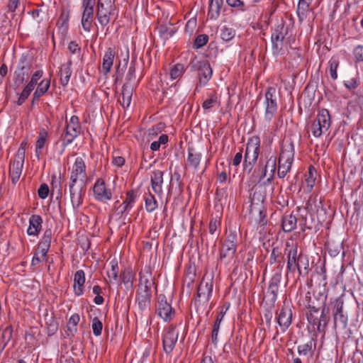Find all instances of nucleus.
<instances>
[{
	"mask_svg": "<svg viewBox=\"0 0 363 363\" xmlns=\"http://www.w3.org/2000/svg\"><path fill=\"white\" fill-rule=\"evenodd\" d=\"M296 217L292 214H286L282 219V228L284 231L289 233L296 227Z\"/></svg>",
	"mask_w": 363,
	"mask_h": 363,
	"instance_id": "obj_31",
	"label": "nucleus"
},
{
	"mask_svg": "<svg viewBox=\"0 0 363 363\" xmlns=\"http://www.w3.org/2000/svg\"><path fill=\"white\" fill-rule=\"evenodd\" d=\"M112 164L116 167H121L125 164V159L121 156L113 155L112 157Z\"/></svg>",
	"mask_w": 363,
	"mask_h": 363,
	"instance_id": "obj_60",
	"label": "nucleus"
},
{
	"mask_svg": "<svg viewBox=\"0 0 363 363\" xmlns=\"http://www.w3.org/2000/svg\"><path fill=\"white\" fill-rule=\"evenodd\" d=\"M91 328L95 336H99L103 329L102 322L98 318H94L91 321Z\"/></svg>",
	"mask_w": 363,
	"mask_h": 363,
	"instance_id": "obj_47",
	"label": "nucleus"
},
{
	"mask_svg": "<svg viewBox=\"0 0 363 363\" xmlns=\"http://www.w3.org/2000/svg\"><path fill=\"white\" fill-rule=\"evenodd\" d=\"M26 146L27 142L23 141L17 150L13 160L10 163L9 177L13 184H16L18 182L22 174Z\"/></svg>",
	"mask_w": 363,
	"mask_h": 363,
	"instance_id": "obj_5",
	"label": "nucleus"
},
{
	"mask_svg": "<svg viewBox=\"0 0 363 363\" xmlns=\"http://www.w3.org/2000/svg\"><path fill=\"white\" fill-rule=\"evenodd\" d=\"M343 301L341 298H337L334 302L333 308V315L335 329L344 330L347 325V315L343 311Z\"/></svg>",
	"mask_w": 363,
	"mask_h": 363,
	"instance_id": "obj_13",
	"label": "nucleus"
},
{
	"mask_svg": "<svg viewBox=\"0 0 363 363\" xmlns=\"http://www.w3.org/2000/svg\"><path fill=\"white\" fill-rule=\"evenodd\" d=\"M316 180V170L315 169L310 166L308 169V172L305 175V186L303 189L306 192H310L313 188Z\"/></svg>",
	"mask_w": 363,
	"mask_h": 363,
	"instance_id": "obj_29",
	"label": "nucleus"
},
{
	"mask_svg": "<svg viewBox=\"0 0 363 363\" xmlns=\"http://www.w3.org/2000/svg\"><path fill=\"white\" fill-rule=\"evenodd\" d=\"M116 52L115 51L108 48L104 52L102 62V70L105 74L110 72L113 64Z\"/></svg>",
	"mask_w": 363,
	"mask_h": 363,
	"instance_id": "obj_25",
	"label": "nucleus"
},
{
	"mask_svg": "<svg viewBox=\"0 0 363 363\" xmlns=\"http://www.w3.org/2000/svg\"><path fill=\"white\" fill-rule=\"evenodd\" d=\"M48 138V133L45 129H42L40 130L38 138L36 140V145H35V155L38 158L40 157V156L43 153V149L47 142V140Z\"/></svg>",
	"mask_w": 363,
	"mask_h": 363,
	"instance_id": "obj_30",
	"label": "nucleus"
},
{
	"mask_svg": "<svg viewBox=\"0 0 363 363\" xmlns=\"http://www.w3.org/2000/svg\"><path fill=\"white\" fill-rule=\"evenodd\" d=\"M355 62L357 65H359L363 63V46L358 45L354 49L353 51Z\"/></svg>",
	"mask_w": 363,
	"mask_h": 363,
	"instance_id": "obj_51",
	"label": "nucleus"
},
{
	"mask_svg": "<svg viewBox=\"0 0 363 363\" xmlns=\"http://www.w3.org/2000/svg\"><path fill=\"white\" fill-rule=\"evenodd\" d=\"M51 240H52V230L50 229H48L44 232L41 240L50 244Z\"/></svg>",
	"mask_w": 363,
	"mask_h": 363,
	"instance_id": "obj_62",
	"label": "nucleus"
},
{
	"mask_svg": "<svg viewBox=\"0 0 363 363\" xmlns=\"http://www.w3.org/2000/svg\"><path fill=\"white\" fill-rule=\"evenodd\" d=\"M345 86L350 89H353L357 86V81L355 78H351L345 81L344 82Z\"/></svg>",
	"mask_w": 363,
	"mask_h": 363,
	"instance_id": "obj_61",
	"label": "nucleus"
},
{
	"mask_svg": "<svg viewBox=\"0 0 363 363\" xmlns=\"http://www.w3.org/2000/svg\"><path fill=\"white\" fill-rule=\"evenodd\" d=\"M38 194L40 199H46L49 194L48 186L46 184H42L38 190Z\"/></svg>",
	"mask_w": 363,
	"mask_h": 363,
	"instance_id": "obj_57",
	"label": "nucleus"
},
{
	"mask_svg": "<svg viewBox=\"0 0 363 363\" xmlns=\"http://www.w3.org/2000/svg\"><path fill=\"white\" fill-rule=\"evenodd\" d=\"M277 165V157L270 156L265 165L259 164L253 171L251 180L254 184L260 183L265 181L268 183L271 182L274 178Z\"/></svg>",
	"mask_w": 363,
	"mask_h": 363,
	"instance_id": "obj_3",
	"label": "nucleus"
},
{
	"mask_svg": "<svg viewBox=\"0 0 363 363\" xmlns=\"http://www.w3.org/2000/svg\"><path fill=\"white\" fill-rule=\"evenodd\" d=\"M213 281L211 279L203 278L199 286L197 296L200 301L207 303L212 295Z\"/></svg>",
	"mask_w": 363,
	"mask_h": 363,
	"instance_id": "obj_21",
	"label": "nucleus"
},
{
	"mask_svg": "<svg viewBox=\"0 0 363 363\" xmlns=\"http://www.w3.org/2000/svg\"><path fill=\"white\" fill-rule=\"evenodd\" d=\"M179 336L178 331L173 326H169L164 331L162 338L163 349L166 353H170L174 348Z\"/></svg>",
	"mask_w": 363,
	"mask_h": 363,
	"instance_id": "obj_16",
	"label": "nucleus"
},
{
	"mask_svg": "<svg viewBox=\"0 0 363 363\" xmlns=\"http://www.w3.org/2000/svg\"><path fill=\"white\" fill-rule=\"evenodd\" d=\"M80 320V317L77 313L72 315L67 323V330L71 335H74L77 331V325Z\"/></svg>",
	"mask_w": 363,
	"mask_h": 363,
	"instance_id": "obj_41",
	"label": "nucleus"
},
{
	"mask_svg": "<svg viewBox=\"0 0 363 363\" xmlns=\"http://www.w3.org/2000/svg\"><path fill=\"white\" fill-rule=\"evenodd\" d=\"M50 247V244L40 240L38 244L37 252L40 254L42 257H46Z\"/></svg>",
	"mask_w": 363,
	"mask_h": 363,
	"instance_id": "obj_54",
	"label": "nucleus"
},
{
	"mask_svg": "<svg viewBox=\"0 0 363 363\" xmlns=\"http://www.w3.org/2000/svg\"><path fill=\"white\" fill-rule=\"evenodd\" d=\"M288 28L284 24H279L272 33L271 41L273 54L283 55L290 47Z\"/></svg>",
	"mask_w": 363,
	"mask_h": 363,
	"instance_id": "obj_2",
	"label": "nucleus"
},
{
	"mask_svg": "<svg viewBox=\"0 0 363 363\" xmlns=\"http://www.w3.org/2000/svg\"><path fill=\"white\" fill-rule=\"evenodd\" d=\"M312 351V342H309L298 347V352L300 355H308Z\"/></svg>",
	"mask_w": 363,
	"mask_h": 363,
	"instance_id": "obj_52",
	"label": "nucleus"
},
{
	"mask_svg": "<svg viewBox=\"0 0 363 363\" xmlns=\"http://www.w3.org/2000/svg\"><path fill=\"white\" fill-rule=\"evenodd\" d=\"M201 157L202 155L200 152H196L193 148H189L187 157L188 165L196 169L200 164Z\"/></svg>",
	"mask_w": 363,
	"mask_h": 363,
	"instance_id": "obj_35",
	"label": "nucleus"
},
{
	"mask_svg": "<svg viewBox=\"0 0 363 363\" xmlns=\"http://www.w3.org/2000/svg\"><path fill=\"white\" fill-rule=\"evenodd\" d=\"M298 267L297 247H291L288 252L287 269L294 272Z\"/></svg>",
	"mask_w": 363,
	"mask_h": 363,
	"instance_id": "obj_33",
	"label": "nucleus"
},
{
	"mask_svg": "<svg viewBox=\"0 0 363 363\" xmlns=\"http://www.w3.org/2000/svg\"><path fill=\"white\" fill-rule=\"evenodd\" d=\"M28 227L26 233L29 236L38 237L43 226V218L39 215H32L28 220Z\"/></svg>",
	"mask_w": 363,
	"mask_h": 363,
	"instance_id": "obj_23",
	"label": "nucleus"
},
{
	"mask_svg": "<svg viewBox=\"0 0 363 363\" xmlns=\"http://www.w3.org/2000/svg\"><path fill=\"white\" fill-rule=\"evenodd\" d=\"M145 208L148 212L154 211L157 207V202L153 195L149 194L145 199Z\"/></svg>",
	"mask_w": 363,
	"mask_h": 363,
	"instance_id": "obj_43",
	"label": "nucleus"
},
{
	"mask_svg": "<svg viewBox=\"0 0 363 363\" xmlns=\"http://www.w3.org/2000/svg\"><path fill=\"white\" fill-rule=\"evenodd\" d=\"M196 25V19L191 18L189 20L186 24L185 29L188 32H192L194 29L195 28Z\"/></svg>",
	"mask_w": 363,
	"mask_h": 363,
	"instance_id": "obj_64",
	"label": "nucleus"
},
{
	"mask_svg": "<svg viewBox=\"0 0 363 363\" xmlns=\"http://www.w3.org/2000/svg\"><path fill=\"white\" fill-rule=\"evenodd\" d=\"M133 92V90L130 86L127 84H124L123 86L121 97L119 98L118 101L124 108H127L130 106L132 101Z\"/></svg>",
	"mask_w": 363,
	"mask_h": 363,
	"instance_id": "obj_28",
	"label": "nucleus"
},
{
	"mask_svg": "<svg viewBox=\"0 0 363 363\" xmlns=\"http://www.w3.org/2000/svg\"><path fill=\"white\" fill-rule=\"evenodd\" d=\"M294 145L290 140L282 142L281 152L278 161L277 174L279 178H284L291 170L294 159Z\"/></svg>",
	"mask_w": 363,
	"mask_h": 363,
	"instance_id": "obj_1",
	"label": "nucleus"
},
{
	"mask_svg": "<svg viewBox=\"0 0 363 363\" xmlns=\"http://www.w3.org/2000/svg\"><path fill=\"white\" fill-rule=\"evenodd\" d=\"M94 198L101 202H107L112 199V191L108 189L104 179H97L93 186Z\"/></svg>",
	"mask_w": 363,
	"mask_h": 363,
	"instance_id": "obj_15",
	"label": "nucleus"
},
{
	"mask_svg": "<svg viewBox=\"0 0 363 363\" xmlns=\"http://www.w3.org/2000/svg\"><path fill=\"white\" fill-rule=\"evenodd\" d=\"M12 328L9 326L6 327L0 333V345L4 348L9 342L12 337Z\"/></svg>",
	"mask_w": 363,
	"mask_h": 363,
	"instance_id": "obj_42",
	"label": "nucleus"
},
{
	"mask_svg": "<svg viewBox=\"0 0 363 363\" xmlns=\"http://www.w3.org/2000/svg\"><path fill=\"white\" fill-rule=\"evenodd\" d=\"M296 12L299 23L301 24L305 23L310 26L314 18L313 11L310 6L298 4Z\"/></svg>",
	"mask_w": 363,
	"mask_h": 363,
	"instance_id": "obj_22",
	"label": "nucleus"
},
{
	"mask_svg": "<svg viewBox=\"0 0 363 363\" xmlns=\"http://www.w3.org/2000/svg\"><path fill=\"white\" fill-rule=\"evenodd\" d=\"M194 67L198 70L199 84L205 86L212 77L213 71L210 64L206 60L198 61Z\"/></svg>",
	"mask_w": 363,
	"mask_h": 363,
	"instance_id": "obj_17",
	"label": "nucleus"
},
{
	"mask_svg": "<svg viewBox=\"0 0 363 363\" xmlns=\"http://www.w3.org/2000/svg\"><path fill=\"white\" fill-rule=\"evenodd\" d=\"M69 184H84L87 177L86 165L84 159L82 157H77L72 165L69 167Z\"/></svg>",
	"mask_w": 363,
	"mask_h": 363,
	"instance_id": "obj_7",
	"label": "nucleus"
},
{
	"mask_svg": "<svg viewBox=\"0 0 363 363\" xmlns=\"http://www.w3.org/2000/svg\"><path fill=\"white\" fill-rule=\"evenodd\" d=\"M218 104H219V101L216 94H211L209 96V98H208L203 102L202 108L204 110L208 111L212 108L214 106H216Z\"/></svg>",
	"mask_w": 363,
	"mask_h": 363,
	"instance_id": "obj_44",
	"label": "nucleus"
},
{
	"mask_svg": "<svg viewBox=\"0 0 363 363\" xmlns=\"http://www.w3.org/2000/svg\"><path fill=\"white\" fill-rule=\"evenodd\" d=\"M85 274L83 270H78L74 276V290L77 296H81L84 291Z\"/></svg>",
	"mask_w": 363,
	"mask_h": 363,
	"instance_id": "obj_27",
	"label": "nucleus"
},
{
	"mask_svg": "<svg viewBox=\"0 0 363 363\" xmlns=\"http://www.w3.org/2000/svg\"><path fill=\"white\" fill-rule=\"evenodd\" d=\"M29 73V67L24 65V62L19 63L16 70L14 72V83L19 86L23 83Z\"/></svg>",
	"mask_w": 363,
	"mask_h": 363,
	"instance_id": "obj_26",
	"label": "nucleus"
},
{
	"mask_svg": "<svg viewBox=\"0 0 363 363\" xmlns=\"http://www.w3.org/2000/svg\"><path fill=\"white\" fill-rule=\"evenodd\" d=\"M151 281L140 275L136 301L141 310H145L150 303Z\"/></svg>",
	"mask_w": 363,
	"mask_h": 363,
	"instance_id": "obj_8",
	"label": "nucleus"
},
{
	"mask_svg": "<svg viewBox=\"0 0 363 363\" xmlns=\"http://www.w3.org/2000/svg\"><path fill=\"white\" fill-rule=\"evenodd\" d=\"M82 126L79 117L72 116L69 121H67L65 132L62 135V145L67 146L81 133Z\"/></svg>",
	"mask_w": 363,
	"mask_h": 363,
	"instance_id": "obj_10",
	"label": "nucleus"
},
{
	"mask_svg": "<svg viewBox=\"0 0 363 363\" xmlns=\"http://www.w3.org/2000/svg\"><path fill=\"white\" fill-rule=\"evenodd\" d=\"M235 35V30L232 28L223 26L220 28V37L224 42H229L234 38Z\"/></svg>",
	"mask_w": 363,
	"mask_h": 363,
	"instance_id": "obj_40",
	"label": "nucleus"
},
{
	"mask_svg": "<svg viewBox=\"0 0 363 363\" xmlns=\"http://www.w3.org/2000/svg\"><path fill=\"white\" fill-rule=\"evenodd\" d=\"M71 65V61H69L67 64L62 65L60 67V82L62 86H66L69 83L72 74Z\"/></svg>",
	"mask_w": 363,
	"mask_h": 363,
	"instance_id": "obj_36",
	"label": "nucleus"
},
{
	"mask_svg": "<svg viewBox=\"0 0 363 363\" xmlns=\"http://www.w3.org/2000/svg\"><path fill=\"white\" fill-rule=\"evenodd\" d=\"M220 225V220L217 218H213L209 223L208 230L209 233L213 235L216 231L217 228Z\"/></svg>",
	"mask_w": 363,
	"mask_h": 363,
	"instance_id": "obj_56",
	"label": "nucleus"
},
{
	"mask_svg": "<svg viewBox=\"0 0 363 363\" xmlns=\"http://www.w3.org/2000/svg\"><path fill=\"white\" fill-rule=\"evenodd\" d=\"M184 71V66L181 64H177L174 66L170 70V77L172 79H176L181 77Z\"/></svg>",
	"mask_w": 363,
	"mask_h": 363,
	"instance_id": "obj_48",
	"label": "nucleus"
},
{
	"mask_svg": "<svg viewBox=\"0 0 363 363\" xmlns=\"http://www.w3.org/2000/svg\"><path fill=\"white\" fill-rule=\"evenodd\" d=\"M225 313V312L220 311L218 314L216 319L215 320V323L213 324L211 339H212V342L214 344H216L218 342V333H219V330H220V323L224 318Z\"/></svg>",
	"mask_w": 363,
	"mask_h": 363,
	"instance_id": "obj_38",
	"label": "nucleus"
},
{
	"mask_svg": "<svg viewBox=\"0 0 363 363\" xmlns=\"http://www.w3.org/2000/svg\"><path fill=\"white\" fill-rule=\"evenodd\" d=\"M135 197L133 194H128L125 201L123 202L124 211H129L135 203Z\"/></svg>",
	"mask_w": 363,
	"mask_h": 363,
	"instance_id": "obj_55",
	"label": "nucleus"
},
{
	"mask_svg": "<svg viewBox=\"0 0 363 363\" xmlns=\"http://www.w3.org/2000/svg\"><path fill=\"white\" fill-rule=\"evenodd\" d=\"M168 142V136L165 134H162L159 137L157 141H154L150 145V149L152 151H157L160 150L161 145H165Z\"/></svg>",
	"mask_w": 363,
	"mask_h": 363,
	"instance_id": "obj_46",
	"label": "nucleus"
},
{
	"mask_svg": "<svg viewBox=\"0 0 363 363\" xmlns=\"http://www.w3.org/2000/svg\"><path fill=\"white\" fill-rule=\"evenodd\" d=\"M260 151V140L254 136L250 138L246 145L244 159V170L250 172L257 160Z\"/></svg>",
	"mask_w": 363,
	"mask_h": 363,
	"instance_id": "obj_6",
	"label": "nucleus"
},
{
	"mask_svg": "<svg viewBox=\"0 0 363 363\" xmlns=\"http://www.w3.org/2000/svg\"><path fill=\"white\" fill-rule=\"evenodd\" d=\"M265 112L264 120L270 122L277 111V104L276 98V89L274 87H269L265 93Z\"/></svg>",
	"mask_w": 363,
	"mask_h": 363,
	"instance_id": "obj_12",
	"label": "nucleus"
},
{
	"mask_svg": "<svg viewBox=\"0 0 363 363\" xmlns=\"http://www.w3.org/2000/svg\"><path fill=\"white\" fill-rule=\"evenodd\" d=\"M222 0H211L209 4L208 16L211 19H216L220 13Z\"/></svg>",
	"mask_w": 363,
	"mask_h": 363,
	"instance_id": "obj_37",
	"label": "nucleus"
},
{
	"mask_svg": "<svg viewBox=\"0 0 363 363\" xmlns=\"http://www.w3.org/2000/svg\"><path fill=\"white\" fill-rule=\"evenodd\" d=\"M328 64L330 75L333 79H336L337 78V69L339 66V60L337 57H332Z\"/></svg>",
	"mask_w": 363,
	"mask_h": 363,
	"instance_id": "obj_45",
	"label": "nucleus"
},
{
	"mask_svg": "<svg viewBox=\"0 0 363 363\" xmlns=\"http://www.w3.org/2000/svg\"><path fill=\"white\" fill-rule=\"evenodd\" d=\"M119 269L118 262L116 259H112L107 269V276L110 283H114L118 279Z\"/></svg>",
	"mask_w": 363,
	"mask_h": 363,
	"instance_id": "obj_34",
	"label": "nucleus"
},
{
	"mask_svg": "<svg viewBox=\"0 0 363 363\" xmlns=\"http://www.w3.org/2000/svg\"><path fill=\"white\" fill-rule=\"evenodd\" d=\"M163 172L155 170L152 172L150 177L152 189L159 196H162L163 194Z\"/></svg>",
	"mask_w": 363,
	"mask_h": 363,
	"instance_id": "obj_24",
	"label": "nucleus"
},
{
	"mask_svg": "<svg viewBox=\"0 0 363 363\" xmlns=\"http://www.w3.org/2000/svg\"><path fill=\"white\" fill-rule=\"evenodd\" d=\"M292 311L289 305L284 304L277 313V323L283 332L289 327L291 323Z\"/></svg>",
	"mask_w": 363,
	"mask_h": 363,
	"instance_id": "obj_20",
	"label": "nucleus"
},
{
	"mask_svg": "<svg viewBox=\"0 0 363 363\" xmlns=\"http://www.w3.org/2000/svg\"><path fill=\"white\" fill-rule=\"evenodd\" d=\"M309 268V260L306 255L300 254L298 256V267L297 269L299 274H302L303 270H304V273L306 274L308 272V269Z\"/></svg>",
	"mask_w": 363,
	"mask_h": 363,
	"instance_id": "obj_39",
	"label": "nucleus"
},
{
	"mask_svg": "<svg viewBox=\"0 0 363 363\" xmlns=\"http://www.w3.org/2000/svg\"><path fill=\"white\" fill-rule=\"evenodd\" d=\"M111 13V1H108L106 3H104L101 0H99L97 3L96 18L99 23L102 26H106L109 23Z\"/></svg>",
	"mask_w": 363,
	"mask_h": 363,
	"instance_id": "obj_18",
	"label": "nucleus"
},
{
	"mask_svg": "<svg viewBox=\"0 0 363 363\" xmlns=\"http://www.w3.org/2000/svg\"><path fill=\"white\" fill-rule=\"evenodd\" d=\"M157 314L164 321L170 320L174 315V311L171 305L167 302L166 297L160 295L157 304Z\"/></svg>",
	"mask_w": 363,
	"mask_h": 363,
	"instance_id": "obj_19",
	"label": "nucleus"
},
{
	"mask_svg": "<svg viewBox=\"0 0 363 363\" xmlns=\"http://www.w3.org/2000/svg\"><path fill=\"white\" fill-rule=\"evenodd\" d=\"M121 277L124 285L127 287H131L133 285V275L130 270H127L121 274Z\"/></svg>",
	"mask_w": 363,
	"mask_h": 363,
	"instance_id": "obj_49",
	"label": "nucleus"
},
{
	"mask_svg": "<svg viewBox=\"0 0 363 363\" xmlns=\"http://www.w3.org/2000/svg\"><path fill=\"white\" fill-rule=\"evenodd\" d=\"M46 324L48 326V329H49L50 332H51L52 334L57 331V323L54 320V318L52 316H50V319L46 320Z\"/></svg>",
	"mask_w": 363,
	"mask_h": 363,
	"instance_id": "obj_59",
	"label": "nucleus"
},
{
	"mask_svg": "<svg viewBox=\"0 0 363 363\" xmlns=\"http://www.w3.org/2000/svg\"><path fill=\"white\" fill-rule=\"evenodd\" d=\"M34 86L28 83V84L23 89L21 94L23 95V96H25L28 99L32 91L34 89Z\"/></svg>",
	"mask_w": 363,
	"mask_h": 363,
	"instance_id": "obj_63",
	"label": "nucleus"
},
{
	"mask_svg": "<svg viewBox=\"0 0 363 363\" xmlns=\"http://www.w3.org/2000/svg\"><path fill=\"white\" fill-rule=\"evenodd\" d=\"M70 201L74 211H77L83 203L85 194V184H69Z\"/></svg>",
	"mask_w": 363,
	"mask_h": 363,
	"instance_id": "obj_14",
	"label": "nucleus"
},
{
	"mask_svg": "<svg viewBox=\"0 0 363 363\" xmlns=\"http://www.w3.org/2000/svg\"><path fill=\"white\" fill-rule=\"evenodd\" d=\"M163 125L161 123L153 125L152 128L148 129L147 130V137L148 140H152L155 137H156L159 133L162 131Z\"/></svg>",
	"mask_w": 363,
	"mask_h": 363,
	"instance_id": "obj_50",
	"label": "nucleus"
},
{
	"mask_svg": "<svg viewBox=\"0 0 363 363\" xmlns=\"http://www.w3.org/2000/svg\"><path fill=\"white\" fill-rule=\"evenodd\" d=\"M96 4V0H82V14L81 23L86 32H90L94 20V8Z\"/></svg>",
	"mask_w": 363,
	"mask_h": 363,
	"instance_id": "obj_11",
	"label": "nucleus"
},
{
	"mask_svg": "<svg viewBox=\"0 0 363 363\" xmlns=\"http://www.w3.org/2000/svg\"><path fill=\"white\" fill-rule=\"evenodd\" d=\"M331 125L329 111L325 108L320 110L310 126V131L315 138H320L327 133Z\"/></svg>",
	"mask_w": 363,
	"mask_h": 363,
	"instance_id": "obj_4",
	"label": "nucleus"
},
{
	"mask_svg": "<svg viewBox=\"0 0 363 363\" xmlns=\"http://www.w3.org/2000/svg\"><path fill=\"white\" fill-rule=\"evenodd\" d=\"M238 246V234L235 230L229 229L220 252V259H231Z\"/></svg>",
	"mask_w": 363,
	"mask_h": 363,
	"instance_id": "obj_9",
	"label": "nucleus"
},
{
	"mask_svg": "<svg viewBox=\"0 0 363 363\" xmlns=\"http://www.w3.org/2000/svg\"><path fill=\"white\" fill-rule=\"evenodd\" d=\"M50 86V79H43L38 84L37 88L33 93V100H38L40 96L44 95L48 90L49 89Z\"/></svg>",
	"mask_w": 363,
	"mask_h": 363,
	"instance_id": "obj_32",
	"label": "nucleus"
},
{
	"mask_svg": "<svg viewBox=\"0 0 363 363\" xmlns=\"http://www.w3.org/2000/svg\"><path fill=\"white\" fill-rule=\"evenodd\" d=\"M208 40V36L205 34L198 35L194 40V47L196 48H200L205 45Z\"/></svg>",
	"mask_w": 363,
	"mask_h": 363,
	"instance_id": "obj_53",
	"label": "nucleus"
},
{
	"mask_svg": "<svg viewBox=\"0 0 363 363\" xmlns=\"http://www.w3.org/2000/svg\"><path fill=\"white\" fill-rule=\"evenodd\" d=\"M43 72L41 69L37 70L35 72L30 79V81L28 82V84H31L33 86H35V85L38 84V82L39 79L43 77Z\"/></svg>",
	"mask_w": 363,
	"mask_h": 363,
	"instance_id": "obj_58",
	"label": "nucleus"
}]
</instances>
